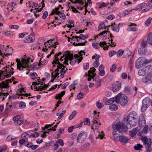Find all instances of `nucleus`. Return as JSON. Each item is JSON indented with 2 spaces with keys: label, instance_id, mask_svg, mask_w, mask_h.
Segmentation results:
<instances>
[{
  "label": "nucleus",
  "instance_id": "nucleus-41",
  "mask_svg": "<svg viewBox=\"0 0 152 152\" xmlns=\"http://www.w3.org/2000/svg\"><path fill=\"white\" fill-rule=\"evenodd\" d=\"M58 64L60 63L59 61H58V60H56V59H54L52 62V64L53 65V67H55L57 64H58Z\"/></svg>",
  "mask_w": 152,
  "mask_h": 152
},
{
  "label": "nucleus",
  "instance_id": "nucleus-22",
  "mask_svg": "<svg viewBox=\"0 0 152 152\" xmlns=\"http://www.w3.org/2000/svg\"><path fill=\"white\" fill-rule=\"evenodd\" d=\"M138 129L137 128H135L130 131L129 132V134L131 137H133L136 135Z\"/></svg>",
  "mask_w": 152,
  "mask_h": 152
},
{
  "label": "nucleus",
  "instance_id": "nucleus-42",
  "mask_svg": "<svg viewBox=\"0 0 152 152\" xmlns=\"http://www.w3.org/2000/svg\"><path fill=\"white\" fill-rule=\"evenodd\" d=\"M152 20V18H149L145 22V24L147 26H148L151 23Z\"/></svg>",
  "mask_w": 152,
  "mask_h": 152
},
{
  "label": "nucleus",
  "instance_id": "nucleus-56",
  "mask_svg": "<svg viewBox=\"0 0 152 152\" xmlns=\"http://www.w3.org/2000/svg\"><path fill=\"white\" fill-rule=\"evenodd\" d=\"M124 91L127 94H130V88L128 87H126L124 88Z\"/></svg>",
  "mask_w": 152,
  "mask_h": 152
},
{
  "label": "nucleus",
  "instance_id": "nucleus-39",
  "mask_svg": "<svg viewBox=\"0 0 152 152\" xmlns=\"http://www.w3.org/2000/svg\"><path fill=\"white\" fill-rule=\"evenodd\" d=\"M85 42H81L80 43H78L75 44V42L73 43V45L75 46H83L85 45V43L87 42L85 40Z\"/></svg>",
  "mask_w": 152,
  "mask_h": 152
},
{
  "label": "nucleus",
  "instance_id": "nucleus-37",
  "mask_svg": "<svg viewBox=\"0 0 152 152\" xmlns=\"http://www.w3.org/2000/svg\"><path fill=\"white\" fill-rule=\"evenodd\" d=\"M142 82L143 83H146L148 82H150V80L149 77H148V75L143 77L142 80Z\"/></svg>",
  "mask_w": 152,
  "mask_h": 152
},
{
  "label": "nucleus",
  "instance_id": "nucleus-44",
  "mask_svg": "<svg viewBox=\"0 0 152 152\" xmlns=\"http://www.w3.org/2000/svg\"><path fill=\"white\" fill-rule=\"evenodd\" d=\"M84 124H85L89 126L90 125V120L88 118H84Z\"/></svg>",
  "mask_w": 152,
  "mask_h": 152
},
{
  "label": "nucleus",
  "instance_id": "nucleus-7",
  "mask_svg": "<svg viewBox=\"0 0 152 152\" xmlns=\"http://www.w3.org/2000/svg\"><path fill=\"white\" fill-rule=\"evenodd\" d=\"M128 100V98L125 94H119L117 96L116 103L124 106L127 103Z\"/></svg>",
  "mask_w": 152,
  "mask_h": 152
},
{
  "label": "nucleus",
  "instance_id": "nucleus-45",
  "mask_svg": "<svg viewBox=\"0 0 152 152\" xmlns=\"http://www.w3.org/2000/svg\"><path fill=\"white\" fill-rule=\"evenodd\" d=\"M124 53V51L122 50H120L117 52V55L118 56H120Z\"/></svg>",
  "mask_w": 152,
  "mask_h": 152
},
{
  "label": "nucleus",
  "instance_id": "nucleus-60",
  "mask_svg": "<svg viewBox=\"0 0 152 152\" xmlns=\"http://www.w3.org/2000/svg\"><path fill=\"white\" fill-rule=\"evenodd\" d=\"M83 93H79L77 95V97L79 99H80L83 98Z\"/></svg>",
  "mask_w": 152,
  "mask_h": 152
},
{
  "label": "nucleus",
  "instance_id": "nucleus-27",
  "mask_svg": "<svg viewBox=\"0 0 152 152\" xmlns=\"http://www.w3.org/2000/svg\"><path fill=\"white\" fill-rule=\"evenodd\" d=\"M109 107L110 109L112 111L116 110L118 109V106L115 104L111 105Z\"/></svg>",
  "mask_w": 152,
  "mask_h": 152
},
{
  "label": "nucleus",
  "instance_id": "nucleus-33",
  "mask_svg": "<svg viewBox=\"0 0 152 152\" xmlns=\"http://www.w3.org/2000/svg\"><path fill=\"white\" fill-rule=\"evenodd\" d=\"M72 3H79L80 4H83L84 3L82 0H70Z\"/></svg>",
  "mask_w": 152,
  "mask_h": 152
},
{
  "label": "nucleus",
  "instance_id": "nucleus-53",
  "mask_svg": "<svg viewBox=\"0 0 152 152\" xmlns=\"http://www.w3.org/2000/svg\"><path fill=\"white\" fill-rule=\"evenodd\" d=\"M93 123L96 124V127L97 128L99 127V126L101 125V124L98 122L96 120H94L93 121Z\"/></svg>",
  "mask_w": 152,
  "mask_h": 152
},
{
  "label": "nucleus",
  "instance_id": "nucleus-40",
  "mask_svg": "<svg viewBox=\"0 0 152 152\" xmlns=\"http://www.w3.org/2000/svg\"><path fill=\"white\" fill-rule=\"evenodd\" d=\"M26 106V103L23 102H21L19 104V107L20 109H23Z\"/></svg>",
  "mask_w": 152,
  "mask_h": 152
},
{
  "label": "nucleus",
  "instance_id": "nucleus-1",
  "mask_svg": "<svg viewBox=\"0 0 152 152\" xmlns=\"http://www.w3.org/2000/svg\"><path fill=\"white\" fill-rule=\"evenodd\" d=\"M113 131V134L114 138L116 140H119L121 134L120 132H125L129 129L128 126H126L123 124L120 123H114L112 126Z\"/></svg>",
  "mask_w": 152,
  "mask_h": 152
},
{
  "label": "nucleus",
  "instance_id": "nucleus-43",
  "mask_svg": "<svg viewBox=\"0 0 152 152\" xmlns=\"http://www.w3.org/2000/svg\"><path fill=\"white\" fill-rule=\"evenodd\" d=\"M39 135V134L37 132H35L34 134H31L29 136V137H37Z\"/></svg>",
  "mask_w": 152,
  "mask_h": 152
},
{
  "label": "nucleus",
  "instance_id": "nucleus-13",
  "mask_svg": "<svg viewBox=\"0 0 152 152\" xmlns=\"http://www.w3.org/2000/svg\"><path fill=\"white\" fill-rule=\"evenodd\" d=\"M147 51V49L146 48H140L138 50V53L141 55H144L146 54Z\"/></svg>",
  "mask_w": 152,
  "mask_h": 152
},
{
  "label": "nucleus",
  "instance_id": "nucleus-64",
  "mask_svg": "<svg viewBox=\"0 0 152 152\" xmlns=\"http://www.w3.org/2000/svg\"><path fill=\"white\" fill-rule=\"evenodd\" d=\"M48 13L47 11H45L43 13L42 18L43 19H45L48 15Z\"/></svg>",
  "mask_w": 152,
  "mask_h": 152
},
{
  "label": "nucleus",
  "instance_id": "nucleus-54",
  "mask_svg": "<svg viewBox=\"0 0 152 152\" xmlns=\"http://www.w3.org/2000/svg\"><path fill=\"white\" fill-rule=\"evenodd\" d=\"M131 11V10H130V12H129L128 10H126L124 11H123L121 13V15H122L125 16L126 15H128L129 14V12Z\"/></svg>",
  "mask_w": 152,
  "mask_h": 152
},
{
  "label": "nucleus",
  "instance_id": "nucleus-5",
  "mask_svg": "<svg viewBox=\"0 0 152 152\" xmlns=\"http://www.w3.org/2000/svg\"><path fill=\"white\" fill-rule=\"evenodd\" d=\"M152 62V58L147 59L144 57L139 58L136 61L135 64L136 68H140L144 64Z\"/></svg>",
  "mask_w": 152,
  "mask_h": 152
},
{
  "label": "nucleus",
  "instance_id": "nucleus-49",
  "mask_svg": "<svg viewBox=\"0 0 152 152\" xmlns=\"http://www.w3.org/2000/svg\"><path fill=\"white\" fill-rule=\"evenodd\" d=\"M20 118V115H16L13 118V120L15 121V122H17L18 120H19Z\"/></svg>",
  "mask_w": 152,
  "mask_h": 152
},
{
  "label": "nucleus",
  "instance_id": "nucleus-57",
  "mask_svg": "<svg viewBox=\"0 0 152 152\" xmlns=\"http://www.w3.org/2000/svg\"><path fill=\"white\" fill-rule=\"evenodd\" d=\"M92 45L95 48L97 49H99L100 48V47L98 45V44L97 43H92Z\"/></svg>",
  "mask_w": 152,
  "mask_h": 152
},
{
  "label": "nucleus",
  "instance_id": "nucleus-20",
  "mask_svg": "<svg viewBox=\"0 0 152 152\" xmlns=\"http://www.w3.org/2000/svg\"><path fill=\"white\" fill-rule=\"evenodd\" d=\"M151 103L150 100L148 97L145 98L142 101V104H144L149 106Z\"/></svg>",
  "mask_w": 152,
  "mask_h": 152
},
{
  "label": "nucleus",
  "instance_id": "nucleus-10",
  "mask_svg": "<svg viewBox=\"0 0 152 152\" xmlns=\"http://www.w3.org/2000/svg\"><path fill=\"white\" fill-rule=\"evenodd\" d=\"M87 137V135L85 132H83L80 133L77 138V141L79 143L83 142Z\"/></svg>",
  "mask_w": 152,
  "mask_h": 152
},
{
  "label": "nucleus",
  "instance_id": "nucleus-31",
  "mask_svg": "<svg viewBox=\"0 0 152 152\" xmlns=\"http://www.w3.org/2000/svg\"><path fill=\"white\" fill-rule=\"evenodd\" d=\"M77 112L76 111H74L69 117V120H72L76 115Z\"/></svg>",
  "mask_w": 152,
  "mask_h": 152
},
{
  "label": "nucleus",
  "instance_id": "nucleus-36",
  "mask_svg": "<svg viewBox=\"0 0 152 152\" xmlns=\"http://www.w3.org/2000/svg\"><path fill=\"white\" fill-rule=\"evenodd\" d=\"M57 15L59 16L60 17L63 19H65L66 18L65 15L64 13H61L60 12H58Z\"/></svg>",
  "mask_w": 152,
  "mask_h": 152
},
{
  "label": "nucleus",
  "instance_id": "nucleus-14",
  "mask_svg": "<svg viewBox=\"0 0 152 152\" xmlns=\"http://www.w3.org/2000/svg\"><path fill=\"white\" fill-rule=\"evenodd\" d=\"M129 140V138L124 136L122 134H121V137H120L119 141L122 142H123L125 144L127 143Z\"/></svg>",
  "mask_w": 152,
  "mask_h": 152
},
{
  "label": "nucleus",
  "instance_id": "nucleus-26",
  "mask_svg": "<svg viewBox=\"0 0 152 152\" xmlns=\"http://www.w3.org/2000/svg\"><path fill=\"white\" fill-rule=\"evenodd\" d=\"M26 122L27 121L26 120L20 119V120H18L17 122H15V124L16 125H20L26 123Z\"/></svg>",
  "mask_w": 152,
  "mask_h": 152
},
{
  "label": "nucleus",
  "instance_id": "nucleus-48",
  "mask_svg": "<svg viewBox=\"0 0 152 152\" xmlns=\"http://www.w3.org/2000/svg\"><path fill=\"white\" fill-rule=\"evenodd\" d=\"M37 76V75L35 72L33 73L31 75V78L33 80L36 79Z\"/></svg>",
  "mask_w": 152,
  "mask_h": 152
},
{
  "label": "nucleus",
  "instance_id": "nucleus-21",
  "mask_svg": "<svg viewBox=\"0 0 152 152\" xmlns=\"http://www.w3.org/2000/svg\"><path fill=\"white\" fill-rule=\"evenodd\" d=\"M88 37V36L87 35H83L82 34H80L79 36H73L72 37L73 38H75V39L79 38L81 40L83 39L85 40L86 38H87Z\"/></svg>",
  "mask_w": 152,
  "mask_h": 152
},
{
  "label": "nucleus",
  "instance_id": "nucleus-34",
  "mask_svg": "<svg viewBox=\"0 0 152 152\" xmlns=\"http://www.w3.org/2000/svg\"><path fill=\"white\" fill-rule=\"evenodd\" d=\"M138 74L140 76H143L145 75V74L146 73L145 71L143 70L142 68V69L139 70Z\"/></svg>",
  "mask_w": 152,
  "mask_h": 152
},
{
  "label": "nucleus",
  "instance_id": "nucleus-17",
  "mask_svg": "<svg viewBox=\"0 0 152 152\" xmlns=\"http://www.w3.org/2000/svg\"><path fill=\"white\" fill-rule=\"evenodd\" d=\"M65 94V91H61L60 93L57 94L55 96V98L57 99L61 100L62 97Z\"/></svg>",
  "mask_w": 152,
  "mask_h": 152
},
{
  "label": "nucleus",
  "instance_id": "nucleus-11",
  "mask_svg": "<svg viewBox=\"0 0 152 152\" xmlns=\"http://www.w3.org/2000/svg\"><path fill=\"white\" fill-rule=\"evenodd\" d=\"M27 38L24 40L25 42H32L35 39V36L34 34L31 33L28 36Z\"/></svg>",
  "mask_w": 152,
  "mask_h": 152
},
{
  "label": "nucleus",
  "instance_id": "nucleus-47",
  "mask_svg": "<svg viewBox=\"0 0 152 152\" xmlns=\"http://www.w3.org/2000/svg\"><path fill=\"white\" fill-rule=\"evenodd\" d=\"M149 106L144 104H142V105L141 108V111L142 112L144 111Z\"/></svg>",
  "mask_w": 152,
  "mask_h": 152
},
{
  "label": "nucleus",
  "instance_id": "nucleus-61",
  "mask_svg": "<svg viewBox=\"0 0 152 152\" xmlns=\"http://www.w3.org/2000/svg\"><path fill=\"white\" fill-rule=\"evenodd\" d=\"M96 69L94 67L91 68L90 69V70L88 71L89 73H93L95 72Z\"/></svg>",
  "mask_w": 152,
  "mask_h": 152
},
{
  "label": "nucleus",
  "instance_id": "nucleus-32",
  "mask_svg": "<svg viewBox=\"0 0 152 152\" xmlns=\"http://www.w3.org/2000/svg\"><path fill=\"white\" fill-rule=\"evenodd\" d=\"M9 93L6 92L5 93H0V99H2V100H4V99L5 97H4V96H6H6L8 95V94H9Z\"/></svg>",
  "mask_w": 152,
  "mask_h": 152
},
{
  "label": "nucleus",
  "instance_id": "nucleus-59",
  "mask_svg": "<svg viewBox=\"0 0 152 152\" xmlns=\"http://www.w3.org/2000/svg\"><path fill=\"white\" fill-rule=\"evenodd\" d=\"M48 61L46 60L43 61H42V63H38V64L39 66H40L41 65L42 66H44L47 63Z\"/></svg>",
  "mask_w": 152,
  "mask_h": 152
},
{
  "label": "nucleus",
  "instance_id": "nucleus-50",
  "mask_svg": "<svg viewBox=\"0 0 152 152\" xmlns=\"http://www.w3.org/2000/svg\"><path fill=\"white\" fill-rule=\"evenodd\" d=\"M140 121H144V123L145 122L144 116L143 114H141L139 117V123H140Z\"/></svg>",
  "mask_w": 152,
  "mask_h": 152
},
{
  "label": "nucleus",
  "instance_id": "nucleus-6",
  "mask_svg": "<svg viewBox=\"0 0 152 152\" xmlns=\"http://www.w3.org/2000/svg\"><path fill=\"white\" fill-rule=\"evenodd\" d=\"M57 69H55V72H53L52 73V77L55 78L59 74L58 71L59 69H61L60 73L62 75V78L64 77V75L65 73V66L62 64H58V66H57Z\"/></svg>",
  "mask_w": 152,
  "mask_h": 152
},
{
  "label": "nucleus",
  "instance_id": "nucleus-3",
  "mask_svg": "<svg viewBox=\"0 0 152 152\" xmlns=\"http://www.w3.org/2000/svg\"><path fill=\"white\" fill-rule=\"evenodd\" d=\"M65 58H64V61L63 62V64L68 65V61L69 60V63L72 65H73L77 61H78V63L80 62L83 57H80L78 54L75 55L74 57L75 58H73V56L72 54L69 53H67L65 55Z\"/></svg>",
  "mask_w": 152,
  "mask_h": 152
},
{
  "label": "nucleus",
  "instance_id": "nucleus-24",
  "mask_svg": "<svg viewBox=\"0 0 152 152\" xmlns=\"http://www.w3.org/2000/svg\"><path fill=\"white\" fill-rule=\"evenodd\" d=\"M107 44V43L106 42H101L99 44L101 47H103V49L105 50L106 49H108V48L109 47V45H107L106 47H104V46H105Z\"/></svg>",
  "mask_w": 152,
  "mask_h": 152
},
{
  "label": "nucleus",
  "instance_id": "nucleus-62",
  "mask_svg": "<svg viewBox=\"0 0 152 152\" xmlns=\"http://www.w3.org/2000/svg\"><path fill=\"white\" fill-rule=\"evenodd\" d=\"M83 68L85 69H87L89 67V64L88 63H85L83 65Z\"/></svg>",
  "mask_w": 152,
  "mask_h": 152
},
{
  "label": "nucleus",
  "instance_id": "nucleus-35",
  "mask_svg": "<svg viewBox=\"0 0 152 152\" xmlns=\"http://www.w3.org/2000/svg\"><path fill=\"white\" fill-rule=\"evenodd\" d=\"M147 43L146 41L143 40L141 43L140 45V47L142 48H146Z\"/></svg>",
  "mask_w": 152,
  "mask_h": 152
},
{
  "label": "nucleus",
  "instance_id": "nucleus-16",
  "mask_svg": "<svg viewBox=\"0 0 152 152\" xmlns=\"http://www.w3.org/2000/svg\"><path fill=\"white\" fill-rule=\"evenodd\" d=\"M65 94V91H61L60 93L57 94L55 96V98L57 99L61 100L62 97Z\"/></svg>",
  "mask_w": 152,
  "mask_h": 152
},
{
  "label": "nucleus",
  "instance_id": "nucleus-58",
  "mask_svg": "<svg viewBox=\"0 0 152 152\" xmlns=\"http://www.w3.org/2000/svg\"><path fill=\"white\" fill-rule=\"evenodd\" d=\"M50 129H47V130L46 131H45L44 132V134H42L41 136V137H45L46 135V134L47 133H49L50 130Z\"/></svg>",
  "mask_w": 152,
  "mask_h": 152
},
{
  "label": "nucleus",
  "instance_id": "nucleus-30",
  "mask_svg": "<svg viewBox=\"0 0 152 152\" xmlns=\"http://www.w3.org/2000/svg\"><path fill=\"white\" fill-rule=\"evenodd\" d=\"M143 146L140 144H137L134 147V148L136 150H140L142 148Z\"/></svg>",
  "mask_w": 152,
  "mask_h": 152
},
{
  "label": "nucleus",
  "instance_id": "nucleus-8",
  "mask_svg": "<svg viewBox=\"0 0 152 152\" xmlns=\"http://www.w3.org/2000/svg\"><path fill=\"white\" fill-rule=\"evenodd\" d=\"M142 138L144 145L147 148V152H152V148L151 146V142L150 140H149L146 136L142 137Z\"/></svg>",
  "mask_w": 152,
  "mask_h": 152
},
{
  "label": "nucleus",
  "instance_id": "nucleus-9",
  "mask_svg": "<svg viewBox=\"0 0 152 152\" xmlns=\"http://www.w3.org/2000/svg\"><path fill=\"white\" fill-rule=\"evenodd\" d=\"M121 83L119 81H116L112 85V86L110 87V89L113 92L118 91L121 88Z\"/></svg>",
  "mask_w": 152,
  "mask_h": 152
},
{
  "label": "nucleus",
  "instance_id": "nucleus-63",
  "mask_svg": "<svg viewBox=\"0 0 152 152\" xmlns=\"http://www.w3.org/2000/svg\"><path fill=\"white\" fill-rule=\"evenodd\" d=\"M96 106L99 109L101 108L103 106V104L99 102H97Z\"/></svg>",
  "mask_w": 152,
  "mask_h": 152
},
{
  "label": "nucleus",
  "instance_id": "nucleus-25",
  "mask_svg": "<svg viewBox=\"0 0 152 152\" xmlns=\"http://www.w3.org/2000/svg\"><path fill=\"white\" fill-rule=\"evenodd\" d=\"M147 39L148 43L152 45V33H150L148 34Z\"/></svg>",
  "mask_w": 152,
  "mask_h": 152
},
{
  "label": "nucleus",
  "instance_id": "nucleus-23",
  "mask_svg": "<svg viewBox=\"0 0 152 152\" xmlns=\"http://www.w3.org/2000/svg\"><path fill=\"white\" fill-rule=\"evenodd\" d=\"M148 126H145L143 129V130L142 132L141 133H140V132L138 133V134H139L140 136H142V134H146L147 132V131L148 130Z\"/></svg>",
  "mask_w": 152,
  "mask_h": 152
},
{
  "label": "nucleus",
  "instance_id": "nucleus-2",
  "mask_svg": "<svg viewBox=\"0 0 152 152\" xmlns=\"http://www.w3.org/2000/svg\"><path fill=\"white\" fill-rule=\"evenodd\" d=\"M137 117L136 113L134 111L132 112L128 115L126 118H124L123 121L124 123L122 124L126 126L128 125L129 128L131 126H134L136 124Z\"/></svg>",
  "mask_w": 152,
  "mask_h": 152
},
{
  "label": "nucleus",
  "instance_id": "nucleus-12",
  "mask_svg": "<svg viewBox=\"0 0 152 152\" xmlns=\"http://www.w3.org/2000/svg\"><path fill=\"white\" fill-rule=\"evenodd\" d=\"M144 70L146 74H149L152 72V65H148L143 67Z\"/></svg>",
  "mask_w": 152,
  "mask_h": 152
},
{
  "label": "nucleus",
  "instance_id": "nucleus-46",
  "mask_svg": "<svg viewBox=\"0 0 152 152\" xmlns=\"http://www.w3.org/2000/svg\"><path fill=\"white\" fill-rule=\"evenodd\" d=\"M116 65L113 64L110 68V71L111 72H113L116 69Z\"/></svg>",
  "mask_w": 152,
  "mask_h": 152
},
{
  "label": "nucleus",
  "instance_id": "nucleus-52",
  "mask_svg": "<svg viewBox=\"0 0 152 152\" xmlns=\"http://www.w3.org/2000/svg\"><path fill=\"white\" fill-rule=\"evenodd\" d=\"M116 53V52L114 50H111L109 52V55L110 57H112Z\"/></svg>",
  "mask_w": 152,
  "mask_h": 152
},
{
  "label": "nucleus",
  "instance_id": "nucleus-28",
  "mask_svg": "<svg viewBox=\"0 0 152 152\" xmlns=\"http://www.w3.org/2000/svg\"><path fill=\"white\" fill-rule=\"evenodd\" d=\"M12 110V103L10 104L7 103L6 104V108L5 110L8 111H10Z\"/></svg>",
  "mask_w": 152,
  "mask_h": 152
},
{
  "label": "nucleus",
  "instance_id": "nucleus-18",
  "mask_svg": "<svg viewBox=\"0 0 152 152\" xmlns=\"http://www.w3.org/2000/svg\"><path fill=\"white\" fill-rule=\"evenodd\" d=\"M136 26V25L135 23H130L128 26L129 27L128 28V30L129 31H134L136 30V28L135 27H131V26Z\"/></svg>",
  "mask_w": 152,
  "mask_h": 152
},
{
  "label": "nucleus",
  "instance_id": "nucleus-51",
  "mask_svg": "<svg viewBox=\"0 0 152 152\" xmlns=\"http://www.w3.org/2000/svg\"><path fill=\"white\" fill-rule=\"evenodd\" d=\"M7 149L6 146H4L2 147L0 146V152H5Z\"/></svg>",
  "mask_w": 152,
  "mask_h": 152
},
{
  "label": "nucleus",
  "instance_id": "nucleus-19",
  "mask_svg": "<svg viewBox=\"0 0 152 152\" xmlns=\"http://www.w3.org/2000/svg\"><path fill=\"white\" fill-rule=\"evenodd\" d=\"M0 87L2 88H7L9 87L8 84L6 80L0 83Z\"/></svg>",
  "mask_w": 152,
  "mask_h": 152
},
{
  "label": "nucleus",
  "instance_id": "nucleus-55",
  "mask_svg": "<svg viewBox=\"0 0 152 152\" xmlns=\"http://www.w3.org/2000/svg\"><path fill=\"white\" fill-rule=\"evenodd\" d=\"M124 55L126 56V57H127L130 56L131 54V53L129 50H126L125 52L124 51Z\"/></svg>",
  "mask_w": 152,
  "mask_h": 152
},
{
  "label": "nucleus",
  "instance_id": "nucleus-15",
  "mask_svg": "<svg viewBox=\"0 0 152 152\" xmlns=\"http://www.w3.org/2000/svg\"><path fill=\"white\" fill-rule=\"evenodd\" d=\"M117 96L115 97H113L107 100L106 103L107 104L109 105L113 103L114 102L116 103Z\"/></svg>",
  "mask_w": 152,
  "mask_h": 152
},
{
  "label": "nucleus",
  "instance_id": "nucleus-29",
  "mask_svg": "<svg viewBox=\"0 0 152 152\" xmlns=\"http://www.w3.org/2000/svg\"><path fill=\"white\" fill-rule=\"evenodd\" d=\"M20 92L19 93H17L13 95L12 96H10V99H15L17 98H19V96H20Z\"/></svg>",
  "mask_w": 152,
  "mask_h": 152
},
{
  "label": "nucleus",
  "instance_id": "nucleus-38",
  "mask_svg": "<svg viewBox=\"0 0 152 152\" xmlns=\"http://www.w3.org/2000/svg\"><path fill=\"white\" fill-rule=\"evenodd\" d=\"M121 25V24L119 23L117 27H115L114 26H112V30L118 32L119 30V26Z\"/></svg>",
  "mask_w": 152,
  "mask_h": 152
},
{
  "label": "nucleus",
  "instance_id": "nucleus-4",
  "mask_svg": "<svg viewBox=\"0 0 152 152\" xmlns=\"http://www.w3.org/2000/svg\"><path fill=\"white\" fill-rule=\"evenodd\" d=\"M31 58L28 57L27 58H22L21 61L20 60L17 58L16 61L17 62V68L20 71H22L23 68H29V64H30V61Z\"/></svg>",
  "mask_w": 152,
  "mask_h": 152
}]
</instances>
